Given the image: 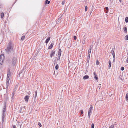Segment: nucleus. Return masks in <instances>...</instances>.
I'll return each instance as SVG.
<instances>
[{
    "instance_id": "1",
    "label": "nucleus",
    "mask_w": 128,
    "mask_h": 128,
    "mask_svg": "<svg viewBox=\"0 0 128 128\" xmlns=\"http://www.w3.org/2000/svg\"><path fill=\"white\" fill-rule=\"evenodd\" d=\"M12 44L10 41L8 43L7 48L6 49V50L7 54H9L13 50V47L12 46Z\"/></svg>"
},
{
    "instance_id": "2",
    "label": "nucleus",
    "mask_w": 128,
    "mask_h": 128,
    "mask_svg": "<svg viewBox=\"0 0 128 128\" xmlns=\"http://www.w3.org/2000/svg\"><path fill=\"white\" fill-rule=\"evenodd\" d=\"M93 107L92 105H90V107L89 108V110L88 112V117L89 118H90V116L92 113V110Z\"/></svg>"
},
{
    "instance_id": "3",
    "label": "nucleus",
    "mask_w": 128,
    "mask_h": 128,
    "mask_svg": "<svg viewBox=\"0 0 128 128\" xmlns=\"http://www.w3.org/2000/svg\"><path fill=\"white\" fill-rule=\"evenodd\" d=\"M4 60V54H2L0 56V64L1 65L3 64V61Z\"/></svg>"
},
{
    "instance_id": "4",
    "label": "nucleus",
    "mask_w": 128,
    "mask_h": 128,
    "mask_svg": "<svg viewBox=\"0 0 128 128\" xmlns=\"http://www.w3.org/2000/svg\"><path fill=\"white\" fill-rule=\"evenodd\" d=\"M17 57L16 56H14L12 59V64L14 66H15L16 62Z\"/></svg>"
},
{
    "instance_id": "5",
    "label": "nucleus",
    "mask_w": 128,
    "mask_h": 128,
    "mask_svg": "<svg viewBox=\"0 0 128 128\" xmlns=\"http://www.w3.org/2000/svg\"><path fill=\"white\" fill-rule=\"evenodd\" d=\"M6 104H5L4 106V108L2 110V113L6 114Z\"/></svg>"
},
{
    "instance_id": "6",
    "label": "nucleus",
    "mask_w": 128,
    "mask_h": 128,
    "mask_svg": "<svg viewBox=\"0 0 128 128\" xmlns=\"http://www.w3.org/2000/svg\"><path fill=\"white\" fill-rule=\"evenodd\" d=\"M54 42H52L51 43L50 46L48 47V49H50L52 48L53 46L54 45Z\"/></svg>"
},
{
    "instance_id": "7",
    "label": "nucleus",
    "mask_w": 128,
    "mask_h": 128,
    "mask_svg": "<svg viewBox=\"0 0 128 128\" xmlns=\"http://www.w3.org/2000/svg\"><path fill=\"white\" fill-rule=\"evenodd\" d=\"M29 98V96H28L26 95V96L24 98V99L25 101L26 102H28V100Z\"/></svg>"
},
{
    "instance_id": "8",
    "label": "nucleus",
    "mask_w": 128,
    "mask_h": 128,
    "mask_svg": "<svg viewBox=\"0 0 128 128\" xmlns=\"http://www.w3.org/2000/svg\"><path fill=\"white\" fill-rule=\"evenodd\" d=\"M55 53V52L54 51L52 50V51L50 55V56L51 58H52V56H54Z\"/></svg>"
},
{
    "instance_id": "9",
    "label": "nucleus",
    "mask_w": 128,
    "mask_h": 128,
    "mask_svg": "<svg viewBox=\"0 0 128 128\" xmlns=\"http://www.w3.org/2000/svg\"><path fill=\"white\" fill-rule=\"evenodd\" d=\"M111 53L112 54L114 58H114H115V54L114 52V50L113 48L112 49V50H111Z\"/></svg>"
},
{
    "instance_id": "10",
    "label": "nucleus",
    "mask_w": 128,
    "mask_h": 128,
    "mask_svg": "<svg viewBox=\"0 0 128 128\" xmlns=\"http://www.w3.org/2000/svg\"><path fill=\"white\" fill-rule=\"evenodd\" d=\"M123 29L124 30V32L125 33H127V28L126 26V25H125Z\"/></svg>"
},
{
    "instance_id": "11",
    "label": "nucleus",
    "mask_w": 128,
    "mask_h": 128,
    "mask_svg": "<svg viewBox=\"0 0 128 128\" xmlns=\"http://www.w3.org/2000/svg\"><path fill=\"white\" fill-rule=\"evenodd\" d=\"M50 37H48L46 39L45 42L46 44H47L48 43L50 40Z\"/></svg>"
},
{
    "instance_id": "12",
    "label": "nucleus",
    "mask_w": 128,
    "mask_h": 128,
    "mask_svg": "<svg viewBox=\"0 0 128 128\" xmlns=\"http://www.w3.org/2000/svg\"><path fill=\"white\" fill-rule=\"evenodd\" d=\"M62 51L61 49H59L58 51V55L59 56H60L61 54Z\"/></svg>"
},
{
    "instance_id": "13",
    "label": "nucleus",
    "mask_w": 128,
    "mask_h": 128,
    "mask_svg": "<svg viewBox=\"0 0 128 128\" xmlns=\"http://www.w3.org/2000/svg\"><path fill=\"white\" fill-rule=\"evenodd\" d=\"M89 78V76L88 75H86L84 76L83 77V79L84 80H86Z\"/></svg>"
},
{
    "instance_id": "14",
    "label": "nucleus",
    "mask_w": 128,
    "mask_h": 128,
    "mask_svg": "<svg viewBox=\"0 0 128 128\" xmlns=\"http://www.w3.org/2000/svg\"><path fill=\"white\" fill-rule=\"evenodd\" d=\"M10 70L9 68H8V70L7 75L10 76Z\"/></svg>"
},
{
    "instance_id": "15",
    "label": "nucleus",
    "mask_w": 128,
    "mask_h": 128,
    "mask_svg": "<svg viewBox=\"0 0 128 128\" xmlns=\"http://www.w3.org/2000/svg\"><path fill=\"white\" fill-rule=\"evenodd\" d=\"M126 100V101L128 102V93H127L125 97Z\"/></svg>"
},
{
    "instance_id": "16",
    "label": "nucleus",
    "mask_w": 128,
    "mask_h": 128,
    "mask_svg": "<svg viewBox=\"0 0 128 128\" xmlns=\"http://www.w3.org/2000/svg\"><path fill=\"white\" fill-rule=\"evenodd\" d=\"M9 80H6V88H8L9 84Z\"/></svg>"
},
{
    "instance_id": "17",
    "label": "nucleus",
    "mask_w": 128,
    "mask_h": 128,
    "mask_svg": "<svg viewBox=\"0 0 128 128\" xmlns=\"http://www.w3.org/2000/svg\"><path fill=\"white\" fill-rule=\"evenodd\" d=\"M108 64L109 65L108 69H110V68L111 66V62L110 60H109V61Z\"/></svg>"
},
{
    "instance_id": "18",
    "label": "nucleus",
    "mask_w": 128,
    "mask_h": 128,
    "mask_svg": "<svg viewBox=\"0 0 128 128\" xmlns=\"http://www.w3.org/2000/svg\"><path fill=\"white\" fill-rule=\"evenodd\" d=\"M25 67H24L23 68L21 71L20 72H19V75H20V74H21L22 73V72H24V68Z\"/></svg>"
},
{
    "instance_id": "19",
    "label": "nucleus",
    "mask_w": 128,
    "mask_h": 128,
    "mask_svg": "<svg viewBox=\"0 0 128 128\" xmlns=\"http://www.w3.org/2000/svg\"><path fill=\"white\" fill-rule=\"evenodd\" d=\"M10 78V76L7 75V80H9Z\"/></svg>"
},
{
    "instance_id": "20",
    "label": "nucleus",
    "mask_w": 128,
    "mask_h": 128,
    "mask_svg": "<svg viewBox=\"0 0 128 128\" xmlns=\"http://www.w3.org/2000/svg\"><path fill=\"white\" fill-rule=\"evenodd\" d=\"M50 1H48V0H46L45 1L46 4H48L50 3Z\"/></svg>"
},
{
    "instance_id": "21",
    "label": "nucleus",
    "mask_w": 128,
    "mask_h": 128,
    "mask_svg": "<svg viewBox=\"0 0 128 128\" xmlns=\"http://www.w3.org/2000/svg\"><path fill=\"white\" fill-rule=\"evenodd\" d=\"M37 96V91L36 90L35 91L34 94V98L36 99Z\"/></svg>"
},
{
    "instance_id": "22",
    "label": "nucleus",
    "mask_w": 128,
    "mask_h": 128,
    "mask_svg": "<svg viewBox=\"0 0 128 128\" xmlns=\"http://www.w3.org/2000/svg\"><path fill=\"white\" fill-rule=\"evenodd\" d=\"M125 21L126 23H127L128 22V17H126L125 18Z\"/></svg>"
},
{
    "instance_id": "23",
    "label": "nucleus",
    "mask_w": 128,
    "mask_h": 128,
    "mask_svg": "<svg viewBox=\"0 0 128 128\" xmlns=\"http://www.w3.org/2000/svg\"><path fill=\"white\" fill-rule=\"evenodd\" d=\"M4 16V14L3 12H2L0 14L1 17L2 18H3Z\"/></svg>"
},
{
    "instance_id": "24",
    "label": "nucleus",
    "mask_w": 128,
    "mask_h": 128,
    "mask_svg": "<svg viewBox=\"0 0 128 128\" xmlns=\"http://www.w3.org/2000/svg\"><path fill=\"white\" fill-rule=\"evenodd\" d=\"M58 64H56L55 67V69L56 70L58 69Z\"/></svg>"
},
{
    "instance_id": "25",
    "label": "nucleus",
    "mask_w": 128,
    "mask_h": 128,
    "mask_svg": "<svg viewBox=\"0 0 128 128\" xmlns=\"http://www.w3.org/2000/svg\"><path fill=\"white\" fill-rule=\"evenodd\" d=\"M18 86H15L14 88V92H15L17 90Z\"/></svg>"
},
{
    "instance_id": "26",
    "label": "nucleus",
    "mask_w": 128,
    "mask_h": 128,
    "mask_svg": "<svg viewBox=\"0 0 128 128\" xmlns=\"http://www.w3.org/2000/svg\"><path fill=\"white\" fill-rule=\"evenodd\" d=\"M15 94V92H14V91L12 93V98H13V97H14V95Z\"/></svg>"
},
{
    "instance_id": "27",
    "label": "nucleus",
    "mask_w": 128,
    "mask_h": 128,
    "mask_svg": "<svg viewBox=\"0 0 128 128\" xmlns=\"http://www.w3.org/2000/svg\"><path fill=\"white\" fill-rule=\"evenodd\" d=\"M94 78L95 79H96V80H98V77L97 75H95V76H94Z\"/></svg>"
},
{
    "instance_id": "28",
    "label": "nucleus",
    "mask_w": 128,
    "mask_h": 128,
    "mask_svg": "<svg viewBox=\"0 0 128 128\" xmlns=\"http://www.w3.org/2000/svg\"><path fill=\"white\" fill-rule=\"evenodd\" d=\"M25 38V36H22L21 38V39L22 40H24V39Z\"/></svg>"
},
{
    "instance_id": "29",
    "label": "nucleus",
    "mask_w": 128,
    "mask_h": 128,
    "mask_svg": "<svg viewBox=\"0 0 128 128\" xmlns=\"http://www.w3.org/2000/svg\"><path fill=\"white\" fill-rule=\"evenodd\" d=\"M125 38L126 40H128V36L126 35L125 36Z\"/></svg>"
},
{
    "instance_id": "30",
    "label": "nucleus",
    "mask_w": 128,
    "mask_h": 128,
    "mask_svg": "<svg viewBox=\"0 0 128 128\" xmlns=\"http://www.w3.org/2000/svg\"><path fill=\"white\" fill-rule=\"evenodd\" d=\"M104 9H105L106 10H107L108 11V8L107 7H106L104 8Z\"/></svg>"
},
{
    "instance_id": "31",
    "label": "nucleus",
    "mask_w": 128,
    "mask_h": 128,
    "mask_svg": "<svg viewBox=\"0 0 128 128\" xmlns=\"http://www.w3.org/2000/svg\"><path fill=\"white\" fill-rule=\"evenodd\" d=\"M94 124L92 123L91 125V128H94Z\"/></svg>"
},
{
    "instance_id": "32",
    "label": "nucleus",
    "mask_w": 128,
    "mask_h": 128,
    "mask_svg": "<svg viewBox=\"0 0 128 128\" xmlns=\"http://www.w3.org/2000/svg\"><path fill=\"white\" fill-rule=\"evenodd\" d=\"M91 51V48H90L89 49V50H88V52L90 53Z\"/></svg>"
},
{
    "instance_id": "33",
    "label": "nucleus",
    "mask_w": 128,
    "mask_h": 128,
    "mask_svg": "<svg viewBox=\"0 0 128 128\" xmlns=\"http://www.w3.org/2000/svg\"><path fill=\"white\" fill-rule=\"evenodd\" d=\"M114 124H112L109 128H114Z\"/></svg>"
},
{
    "instance_id": "34",
    "label": "nucleus",
    "mask_w": 128,
    "mask_h": 128,
    "mask_svg": "<svg viewBox=\"0 0 128 128\" xmlns=\"http://www.w3.org/2000/svg\"><path fill=\"white\" fill-rule=\"evenodd\" d=\"M90 57H89L88 56L87 62H88V63L89 61L90 60Z\"/></svg>"
},
{
    "instance_id": "35",
    "label": "nucleus",
    "mask_w": 128,
    "mask_h": 128,
    "mask_svg": "<svg viewBox=\"0 0 128 128\" xmlns=\"http://www.w3.org/2000/svg\"><path fill=\"white\" fill-rule=\"evenodd\" d=\"M5 114H3L2 113V118H4Z\"/></svg>"
},
{
    "instance_id": "36",
    "label": "nucleus",
    "mask_w": 128,
    "mask_h": 128,
    "mask_svg": "<svg viewBox=\"0 0 128 128\" xmlns=\"http://www.w3.org/2000/svg\"><path fill=\"white\" fill-rule=\"evenodd\" d=\"M124 69V67H122L121 68V70H122L123 71Z\"/></svg>"
},
{
    "instance_id": "37",
    "label": "nucleus",
    "mask_w": 128,
    "mask_h": 128,
    "mask_svg": "<svg viewBox=\"0 0 128 128\" xmlns=\"http://www.w3.org/2000/svg\"><path fill=\"white\" fill-rule=\"evenodd\" d=\"M101 87V84H100L98 85V88H99V89H100Z\"/></svg>"
},
{
    "instance_id": "38",
    "label": "nucleus",
    "mask_w": 128,
    "mask_h": 128,
    "mask_svg": "<svg viewBox=\"0 0 128 128\" xmlns=\"http://www.w3.org/2000/svg\"><path fill=\"white\" fill-rule=\"evenodd\" d=\"M88 9V7L87 6H86L85 8V10L86 11Z\"/></svg>"
},
{
    "instance_id": "39",
    "label": "nucleus",
    "mask_w": 128,
    "mask_h": 128,
    "mask_svg": "<svg viewBox=\"0 0 128 128\" xmlns=\"http://www.w3.org/2000/svg\"><path fill=\"white\" fill-rule=\"evenodd\" d=\"M83 111L82 110H80V113L81 114H82L83 113Z\"/></svg>"
},
{
    "instance_id": "40",
    "label": "nucleus",
    "mask_w": 128,
    "mask_h": 128,
    "mask_svg": "<svg viewBox=\"0 0 128 128\" xmlns=\"http://www.w3.org/2000/svg\"><path fill=\"white\" fill-rule=\"evenodd\" d=\"M38 124L40 127H41L42 126L40 122L38 123Z\"/></svg>"
},
{
    "instance_id": "41",
    "label": "nucleus",
    "mask_w": 128,
    "mask_h": 128,
    "mask_svg": "<svg viewBox=\"0 0 128 128\" xmlns=\"http://www.w3.org/2000/svg\"><path fill=\"white\" fill-rule=\"evenodd\" d=\"M90 53L88 52V56L89 57H90Z\"/></svg>"
},
{
    "instance_id": "42",
    "label": "nucleus",
    "mask_w": 128,
    "mask_h": 128,
    "mask_svg": "<svg viewBox=\"0 0 128 128\" xmlns=\"http://www.w3.org/2000/svg\"><path fill=\"white\" fill-rule=\"evenodd\" d=\"M65 3V2L64 1H62V5H63Z\"/></svg>"
},
{
    "instance_id": "43",
    "label": "nucleus",
    "mask_w": 128,
    "mask_h": 128,
    "mask_svg": "<svg viewBox=\"0 0 128 128\" xmlns=\"http://www.w3.org/2000/svg\"><path fill=\"white\" fill-rule=\"evenodd\" d=\"M41 49L40 48H39L37 52L38 53L40 51Z\"/></svg>"
},
{
    "instance_id": "44",
    "label": "nucleus",
    "mask_w": 128,
    "mask_h": 128,
    "mask_svg": "<svg viewBox=\"0 0 128 128\" xmlns=\"http://www.w3.org/2000/svg\"><path fill=\"white\" fill-rule=\"evenodd\" d=\"M99 62L98 61V60H97L96 61V64L97 65H98L99 64Z\"/></svg>"
},
{
    "instance_id": "45",
    "label": "nucleus",
    "mask_w": 128,
    "mask_h": 128,
    "mask_svg": "<svg viewBox=\"0 0 128 128\" xmlns=\"http://www.w3.org/2000/svg\"><path fill=\"white\" fill-rule=\"evenodd\" d=\"M74 38L75 40H76V36H74Z\"/></svg>"
},
{
    "instance_id": "46",
    "label": "nucleus",
    "mask_w": 128,
    "mask_h": 128,
    "mask_svg": "<svg viewBox=\"0 0 128 128\" xmlns=\"http://www.w3.org/2000/svg\"><path fill=\"white\" fill-rule=\"evenodd\" d=\"M126 61L128 63V56H127V58L126 59Z\"/></svg>"
},
{
    "instance_id": "47",
    "label": "nucleus",
    "mask_w": 128,
    "mask_h": 128,
    "mask_svg": "<svg viewBox=\"0 0 128 128\" xmlns=\"http://www.w3.org/2000/svg\"><path fill=\"white\" fill-rule=\"evenodd\" d=\"M94 76H95V75H97L96 74V73L95 72H94Z\"/></svg>"
},
{
    "instance_id": "48",
    "label": "nucleus",
    "mask_w": 128,
    "mask_h": 128,
    "mask_svg": "<svg viewBox=\"0 0 128 128\" xmlns=\"http://www.w3.org/2000/svg\"><path fill=\"white\" fill-rule=\"evenodd\" d=\"M13 128H16V127L15 125L13 126Z\"/></svg>"
},
{
    "instance_id": "49",
    "label": "nucleus",
    "mask_w": 128,
    "mask_h": 128,
    "mask_svg": "<svg viewBox=\"0 0 128 128\" xmlns=\"http://www.w3.org/2000/svg\"><path fill=\"white\" fill-rule=\"evenodd\" d=\"M60 56H58V60H59L60 59Z\"/></svg>"
},
{
    "instance_id": "50",
    "label": "nucleus",
    "mask_w": 128,
    "mask_h": 128,
    "mask_svg": "<svg viewBox=\"0 0 128 128\" xmlns=\"http://www.w3.org/2000/svg\"><path fill=\"white\" fill-rule=\"evenodd\" d=\"M4 120H2V124H3L4 122Z\"/></svg>"
},
{
    "instance_id": "51",
    "label": "nucleus",
    "mask_w": 128,
    "mask_h": 128,
    "mask_svg": "<svg viewBox=\"0 0 128 128\" xmlns=\"http://www.w3.org/2000/svg\"><path fill=\"white\" fill-rule=\"evenodd\" d=\"M104 11H105V12H106V14L108 13V11L107 10H104Z\"/></svg>"
},
{
    "instance_id": "52",
    "label": "nucleus",
    "mask_w": 128,
    "mask_h": 128,
    "mask_svg": "<svg viewBox=\"0 0 128 128\" xmlns=\"http://www.w3.org/2000/svg\"><path fill=\"white\" fill-rule=\"evenodd\" d=\"M20 112L21 113H22V115H23L24 114V113H23L21 111H20Z\"/></svg>"
},
{
    "instance_id": "53",
    "label": "nucleus",
    "mask_w": 128,
    "mask_h": 128,
    "mask_svg": "<svg viewBox=\"0 0 128 128\" xmlns=\"http://www.w3.org/2000/svg\"><path fill=\"white\" fill-rule=\"evenodd\" d=\"M61 18H59L58 19V21L59 22V20H60Z\"/></svg>"
},
{
    "instance_id": "54",
    "label": "nucleus",
    "mask_w": 128,
    "mask_h": 128,
    "mask_svg": "<svg viewBox=\"0 0 128 128\" xmlns=\"http://www.w3.org/2000/svg\"><path fill=\"white\" fill-rule=\"evenodd\" d=\"M4 118H2V120H4Z\"/></svg>"
},
{
    "instance_id": "55",
    "label": "nucleus",
    "mask_w": 128,
    "mask_h": 128,
    "mask_svg": "<svg viewBox=\"0 0 128 128\" xmlns=\"http://www.w3.org/2000/svg\"><path fill=\"white\" fill-rule=\"evenodd\" d=\"M121 77H122V76H120H120H119V78H121Z\"/></svg>"
},
{
    "instance_id": "56",
    "label": "nucleus",
    "mask_w": 128,
    "mask_h": 128,
    "mask_svg": "<svg viewBox=\"0 0 128 128\" xmlns=\"http://www.w3.org/2000/svg\"><path fill=\"white\" fill-rule=\"evenodd\" d=\"M120 2L121 3L122 2V0H119Z\"/></svg>"
},
{
    "instance_id": "57",
    "label": "nucleus",
    "mask_w": 128,
    "mask_h": 128,
    "mask_svg": "<svg viewBox=\"0 0 128 128\" xmlns=\"http://www.w3.org/2000/svg\"><path fill=\"white\" fill-rule=\"evenodd\" d=\"M22 110V108H20V110L21 111Z\"/></svg>"
},
{
    "instance_id": "58",
    "label": "nucleus",
    "mask_w": 128,
    "mask_h": 128,
    "mask_svg": "<svg viewBox=\"0 0 128 128\" xmlns=\"http://www.w3.org/2000/svg\"><path fill=\"white\" fill-rule=\"evenodd\" d=\"M15 3V2H14V4Z\"/></svg>"
},
{
    "instance_id": "59",
    "label": "nucleus",
    "mask_w": 128,
    "mask_h": 128,
    "mask_svg": "<svg viewBox=\"0 0 128 128\" xmlns=\"http://www.w3.org/2000/svg\"><path fill=\"white\" fill-rule=\"evenodd\" d=\"M20 128H21V126H20Z\"/></svg>"
},
{
    "instance_id": "60",
    "label": "nucleus",
    "mask_w": 128,
    "mask_h": 128,
    "mask_svg": "<svg viewBox=\"0 0 128 128\" xmlns=\"http://www.w3.org/2000/svg\"><path fill=\"white\" fill-rule=\"evenodd\" d=\"M16 1H15V2H16Z\"/></svg>"
},
{
    "instance_id": "61",
    "label": "nucleus",
    "mask_w": 128,
    "mask_h": 128,
    "mask_svg": "<svg viewBox=\"0 0 128 128\" xmlns=\"http://www.w3.org/2000/svg\"><path fill=\"white\" fill-rule=\"evenodd\" d=\"M16 1H15V2H16Z\"/></svg>"
}]
</instances>
